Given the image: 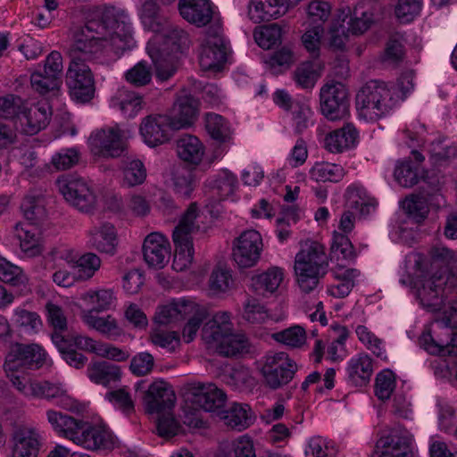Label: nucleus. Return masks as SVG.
<instances>
[{
  "instance_id": "17",
  "label": "nucleus",
  "mask_w": 457,
  "mask_h": 457,
  "mask_svg": "<svg viewBox=\"0 0 457 457\" xmlns=\"http://www.w3.org/2000/svg\"><path fill=\"white\" fill-rule=\"evenodd\" d=\"M174 130L172 119L168 114L148 116L140 125V133L150 146L167 142Z\"/></svg>"
},
{
  "instance_id": "21",
  "label": "nucleus",
  "mask_w": 457,
  "mask_h": 457,
  "mask_svg": "<svg viewBox=\"0 0 457 457\" xmlns=\"http://www.w3.org/2000/svg\"><path fill=\"white\" fill-rule=\"evenodd\" d=\"M34 397L53 401L57 406L67 411H78L77 401L68 394L61 383L37 381Z\"/></svg>"
},
{
  "instance_id": "1",
  "label": "nucleus",
  "mask_w": 457,
  "mask_h": 457,
  "mask_svg": "<svg viewBox=\"0 0 457 457\" xmlns=\"http://www.w3.org/2000/svg\"><path fill=\"white\" fill-rule=\"evenodd\" d=\"M105 45L115 54H122L135 46L131 22L123 12L106 9L97 12L78 29L68 54L70 63L66 83L71 96L79 103L89 102L95 94V82L89 63L93 62Z\"/></svg>"
},
{
  "instance_id": "57",
  "label": "nucleus",
  "mask_w": 457,
  "mask_h": 457,
  "mask_svg": "<svg viewBox=\"0 0 457 457\" xmlns=\"http://www.w3.org/2000/svg\"><path fill=\"white\" fill-rule=\"evenodd\" d=\"M123 181L129 187L142 184L146 177V170L139 160H127L123 168Z\"/></svg>"
},
{
  "instance_id": "14",
  "label": "nucleus",
  "mask_w": 457,
  "mask_h": 457,
  "mask_svg": "<svg viewBox=\"0 0 457 457\" xmlns=\"http://www.w3.org/2000/svg\"><path fill=\"white\" fill-rule=\"evenodd\" d=\"M198 57L199 64L204 71L216 70L226 62V46L218 30L208 33L203 39Z\"/></svg>"
},
{
  "instance_id": "34",
  "label": "nucleus",
  "mask_w": 457,
  "mask_h": 457,
  "mask_svg": "<svg viewBox=\"0 0 457 457\" xmlns=\"http://www.w3.org/2000/svg\"><path fill=\"white\" fill-rule=\"evenodd\" d=\"M87 374L93 382L104 386H115L121 378L120 367L108 361H98L89 365Z\"/></svg>"
},
{
  "instance_id": "64",
  "label": "nucleus",
  "mask_w": 457,
  "mask_h": 457,
  "mask_svg": "<svg viewBox=\"0 0 457 457\" xmlns=\"http://www.w3.org/2000/svg\"><path fill=\"white\" fill-rule=\"evenodd\" d=\"M337 449L322 437H312L305 450V457H335Z\"/></svg>"
},
{
  "instance_id": "25",
  "label": "nucleus",
  "mask_w": 457,
  "mask_h": 457,
  "mask_svg": "<svg viewBox=\"0 0 457 457\" xmlns=\"http://www.w3.org/2000/svg\"><path fill=\"white\" fill-rule=\"evenodd\" d=\"M179 11L183 19L197 27L208 24L213 14L209 0H179Z\"/></svg>"
},
{
  "instance_id": "28",
  "label": "nucleus",
  "mask_w": 457,
  "mask_h": 457,
  "mask_svg": "<svg viewBox=\"0 0 457 457\" xmlns=\"http://www.w3.org/2000/svg\"><path fill=\"white\" fill-rule=\"evenodd\" d=\"M358 131L351 123L328 134L324 139L325 148L330 153H342L355 146Z\"/></svg>"
},
{
  "instance_id": "41",
  "label": "nucleus",
  "mask_w": 457,
  "mask_h": 457,
  "mask_svg": "<svg viewBox=\"0 0 457 457\" xmlns=\"http://www.w3.org/2000/svg\"><path fill=\"white\" fill-rule=\"evenodd\" d=\"M356 254L353 244L348 237L335 232L330 246L329 258L332 262L349 263L353 261Z\"/></svg>"
},
{
  "instance_id": "24",
  "label": "nucleus",
  "mask_w": 457,
  "mask_h": 457,
  "mask_svg": "<svg viewBox=\"0 0 457 457\" xmlns=\"http://www.w3.org/2000/svg\"><path fill=\"white\" fill-rule=\"evenodd\" d=\"M192 402L206 411H220L227 401V395L214 384H198L192 389Z\"/></svg>"
},
{
  "instance_id": "48",
  "label": "nucleus",
  "mask_w": 457,
  "mask_h": 457,
  "mask_svg": "<svg viewBox=\"0 0 457 457\" xmlns=\"http://www.w3.org/2000/svg\"><path fill=\"white\" fill-rule=\"evenodd\" d=\"M348 193L350 207L359 211L361 217L366 218L375 212L378 204L376 199L368 196L362 188L349 187Z\"/></svg>"
},
{
  "instance_id": "3",
  "label": "nucleus",
  "mask_w": 457,
  "mask_h": 457,
  "mask_svg": "<svg viewBox=\"0 0 457 457\" xmlns=\"http://www.w3.org/2000/svg\"><path fill=\"white\" fill-rule=\"evenodd\" d=\"M202 338L209 348L227 357L241 353L248 347L247 339L244 335L232 332V323L227 312H218L204 323Z\"/></svg>"
},
{
  "instance_id": "29",
  "label": "nucleus",
  "mask_w": 457,
  "mask_h": 457,
  "mask_svg": "<svg viewBox=\"0 0 457 457\" xmlns=\"http://www.w3.org/2000/svg\"><path fill=\"white\" fill-rule=\"evenodd\" d=\"M195 308V303L192 300L179 299L159 308L154 316V320L160 325H168L187 318V314Z\"/></svg>"
},
{
  "instance_id": "45",
  "label": "nucleus",
  "mask_w": 457,
  "mask_h": 457,
  "mask_svg": "<svg viewBox=\"0 0 457 457\" xmlns=\"http://www.w3.org/2000/svg\"><path fill=\"white\" fill-rule=\"evenodd\" d=\"M21 209L26 220L34 224H39L46 217L45 199L39 195H26L21 204Z\"/></svg>"
},
{
  "instance_id": "47",
  "label": "nucleus",
  "mask_w": 457,
  "mask_h": 457,
  "mask_svg": "<svg viewBox=\"0 0 457 457\" xmlns=\"http://www.w3.org/2000/svg\"><path fill=\"white\" fill-rule=\"evenodd\" d=\"M208 318L209 312L207 309L195 303V308H193V310L187 314L186 319H188V320L182 332V337L186 343H190L195 339L201 325L204 320L207 322Z\"/></svg>"
},
{
  "instance_id": "40",
  "label": "nucleus",
  "mask_w": 457,
  "mask_h": 457,
  "mask_svg": "<svg viewBox=\"0 0 457 457\" xmlns=\"http://www.w3.org/2000/svg\"><path fill=\"white\" fill-rule=\"evenodd\" d=\"M198 217V207L195 203H192L181 217L179 223L174 228L172 239L174 243L180 241H192L190 235L199 229L195 223Z\"/></svg>"
},
{
  "instance_id": "4",
  "label": "nucleus",
  "mask_w": 457,
  "mask_h": 457,
  "mask_svg": "<svg viewBox=\"0 0 457 457\" xmlns=\"http://www.w3.org/2000/svg\"><path fill=\"white\" fill-rule=\"evenodd\" d=\"M328 266L325 247L316 241L306 243L295 260V272L300 290L309 294L317 288L320 279L327 273Z\"/></svg>"
},
{
  "instance_id": "32",
  "label": "nucleus",
  "mask_w": 457,
  "mask_h": 457,
  "mask_svg": "<svg viewBox=\"0 0 457 457\" xmlns=\"http://www.w3.org/2000/svg\"><path fill=\"white\" fill-rule=\"evenodd\" d=\"M81 318L89 328L96 329L108 339L115 340L122 334V329L111 315L100 317L90 310L83 312Z\"/></svg>"
},
{
  "instance_id": "20",
  "label": "nucleus",
  "mask_w": 457,
  "mask_h": 457,
  "mask_svg": "<svg viewBox=\"0 0 457 457\" xmlns=\"http://www.w3.org/2000/svg\"><path fill=\"white\" fill-rule=\"evenodd\" d=\"M51 115V107L46 102H38L30 107L23 105L19 119L23 132L28 135L37 134L48 125Z\"/></svg>"
},
{
  "instance_id": "2",
  "label": "nucleus",
  "mask_w": 457,
  "mask_h": 457,
  "mask_svg": "<svg viewBox=\"0 0 457 457\" xmlns=\"http://www.w3.org/2000/svg\"><path fill=\"white\" fill-rule=\"evenodd\" d=\"M413 71H407L399 77L396 87H388L378 80L367 82L356 95L360 116L369 120L385 116L413 89Z\"/></svg>"
},
{
  "instance_id": "12",
  "label": "nucleus",
  "mask_w": 457,
  "mask_h": 457,
  "mask_svg": "<svg viewBox=\"0 0 457 457\" xmlns=\"http://www.w3.org/2000/svg\"><path fill=\"white\" fill-rule=\"evenodd\" d=\"M320 109L330 120L344 118L348 113L349 100L347 90L340 83L325 85L320 90Z\"/></svg>"
},
{
  "instance_id": "38",
  "label": "nucleus",
  "mask_w": 457,
  "mask_h": 457,
  "mask_svg": "<svg viewBox=\"0 0 457 457\" xmlns=\"http://www.w3.org/2000/svg\"><path fill=\"white\" fill-rule=\"evenodd\" d=\"M271 338L287 349H303L307 343V334L303 327L294 325L271 334Z\"/></svg>"
},
{
  "instance_id": "56",
  "label": "nucleus",
  "mask_w": 457,
  "mask_h": 457,
  "mask_svg": "<svg viewBox=\"0 0 457 457\" xmlns=\"http://www.w3.org/2000/svg\"><path fill=\"white\" fill-rule=\"evenodd\" d=\"M319 63L315 61H306L301 63L294 72L296 84L304 88L312 87L317 80Z\"/></svg>"
},
{
  "instance_id": "59",
  "label": "nucleus",
  "mask_w": 457,
  "mask_h": 457,
  "mask_svg": "<svg viewBox=\"0 0 457 457\" xmlns=\"http://www.w3.org/2000/svg\"><path fill=\"white\" fill-rule=\"evenodd\" d=\"M244 319L252 324L265 322L270 314L266 307L255 298H248L244 304Z\"/></svg>"
},
{
  "instance_id": "23",
  "label": "nucleus",
  "mask_w": 457,
  "mask_h": 457,
  "mask_svg": "<svg viewBox=\"0 0 457 457\" xmlns=\"http://www.w3.org/2000/svg\"><path fill=\"white\" fill-rule=\"evenodd\" d=\"M77 445L88 450H112L115 445V439L106 428L85 422Z\"/></svg>"
},
{
  "instance_id": "53",
  "label": "nucleus",
  "mask_w": 457,
  "mask_h": 457,
  "mask_svg": "<svg viewBox=\"0 0 457 457\" xmlns=\"http://www.w3.org/2000/svg\"><path fill=\"white\" fill-rule=\"evenodd\" d=\"M223 451L230 457H256L253 443L249 436H241L223 444Z\"/></svg>"
},
{
  "instance_id": "46",
  "label": "nucleus",
  "mask_w": 457,
  "mask_h": 457,
  "mask_svg": "<svg viewBox=\"0 0 457 457\" xmlns=\"http://www.w3.org/2000/svg\"><path fill=\"white\" fill-rule=\"evenodd\" d=\"M205 129L211 137L220 143L230 138V129L225 119L217 113L208 112L204 116Z\"/></svg>"
},
{
  "instance_id": "36",
  "label": "nucleus",
  "mask_w": 457,
  "mask_h": 457,
  "mask_svg": "<svg viewBox=\"0 0 457 457\" xmlns=\"http://www.w3.org/2000/svg\"><path fill=\"white\" fill-rule=\"evenodd\" d=\"M420 345L430 354L457 357V333H453L450 340H436L430 333H423Z\"/></svg>"
},
{
  "instance_id": "30",
  "label": "nucleus",
  "mask_w": 457,
  "mask_h": 457,
  "mask_svg": "<svg viewBox=\"0 0 457 457\" xmlns=\"http://www.w3.org/2000/svg\"><path fill=\"white\" fill-rule=\"evenodd\" d=\"M372 373V360L368 354H358L348 362V382L354 386L367 385L370 380Z\"/></svg>"
},
{
  "instance_id": "5",
  "label": "nucleus",
  "mask_w": 457,
  "mask_h": 457,
  "mask_svg": "<svg viewBox=\"0 0 457 457\" xmlns=\"http://www.w3.org/2000/svg\"><path fill=\"white\" fill-rule=\"evenodd\" d=\"M457 287V275L428 271L417 282V297L420 304L430 312L440 310L448 294Z\"/></svg>"
},
{
  "instance_id": "9",
  "label": "nucleus",
  "mask_w": 457,
  "mask_h": 457,
  "mask_svg": "<svg viewBox=\"0 0 457 457\" xmlns=\"http://www.w3.org/2000/svg\"><path fill=\"white\" fill-rule=\"evenodd\" d=\"M46 355L39 345L16 343L10 347L5 356L4 369L7 374L21 369H38L44 364Z\"/></svg>"
},
{
  "instance_id": "44",
  "label": "nucleus",
  "mask_w": 457,
  "mask_h": 457,
  "mask_svg": "<svg viewBox=\"0 0 457 457\" xmlns=\"http://www.w3.org/2000/svg\"><path fill=\"white\" fill-rule=\"evenodd\" d=\"M172 187L174 192L180 197H190L195 187L194 174L189 169L179 166L172 171Z\"/></svg>"
},
{
  "instance_id": "13",
  "label": "nucleus",
  "mask_w": 457,
  "mask_h": 457,
  "mask_svg": "<svg viewBox=\"0 0 457 457\" xmlns=\"http://www.w3.org/2000/svg\"><path fill=\"white\" fill-rule=\"evenodd\" d=\"M88 142L92 152L103 157H118L124 151L122 134L118 126L96 131Z\"/></svg>"
},
{
  "instance_id": "15",
  "label": "nucleus",
  "mask_w": 457,
  "mask_h": 457,
  "mask_svg": "<svg viewBox=\"0 0 457 457\" xmlns=\"http://www.w3.org/2000/svg\"><path fill=\"white\" fill-rule=\"evenodd\" d=\"M51 254L54 259L65 260L75 270L79 281H86L93 278L101 267V259L94 253H87L76 258L68 249H54Z\"/></svg>"
},
{
  "instance_id": "33",
  "label": "nucleus",
  "mask_w": 457,
  "mask_h": 457,
  "mask_svg": "<svg viewBox=\"0 0 457 457\" xmlns=\"http://www.w3.org/2000/svg\"><path fill=\"white\" fill-rule=\"evenodd\" d=\"M37 225L32 222H19L14 227L21 250L29 256L40 253L39 229Z\"/></svg>"
},
{
  "instance_id": "58",
  "label": "nucleus",
  "mask_w": 457,
  "mask_h": 457,
  "mask_svg": "<svg viewBox=\"0 0 457 457\" xmlns=\"http://www.w3.org/2000/svg\"><path fill=\"white\" fill-rule=\"evenodd\" d=\"M356 335L359 340L366 345L375 355L380 359H386V350L384 343L381 339L377 337L372 332H370L365 326L359 325L356 328Z\"/></svg>"
},
{
  "instance_id": "16",
  "label": "nucleus",
  "mask_w": 457,
  "mask_h": 457,
  "mask_svg": "<svg viewBox=\"0 0 457 457\" xmlns=\"http://www.w3.org/2000/svg\"><path fill=\"white\" fill-rule=\"evenodd\" d=\"M176 402L172 388L164 381L153 382L144 392L143 403L148 413L171 411Z\"/></svg>"
},
{
  "instance_id": "50",
  "label": "nucleus",
  "mask_w": 457,
  "mask_h": 457,
  "mask_svg": "<svg viewBox=\"0 0 457 457\" xmlns=\"http://www.w3.org/2000/svg\"><path fill=\"white\" fill-rule=\"evenodd\" d=\"M310 173L312 179L321 182L336 183L345 176V170L340 165L330 162L316 163Z\"/></svg>"
},
{
  "instance_id": "51",
  "label": "nucleus",
  "mask_w": 457,
  "mask_h": 457,
  "mask_svg": "<svg viewBox=\"0 0 457 457\" xmlns=\"http://www.w3.org/2000/svg\"><path fill=\"white\" fill-rule=\"evenodd\" d=\"M394 177L403 187H411L419 181L418 167L411 160L398 161L395 164Z\"/></svg>"
},
{
  "instance_id": "52",
  "label": "nucleus",
  "mask_w": 457,
  "mask_h": 457,
  "mask_svg": "<svg viewBox=\"0 0 457 457\" xmlns=\"http://www.w3.org/2000/svg\"><path fill=\"white\" fill-rule=\"evenodd\" d=\"M350 12V10H348L347 12L343 10L342 13L339 15V19L342 20V22L339 21H333L329 28L328 41L329 47L333 50L343 51L345 49V43L348 39V33L343 23Z\"/></svg>"
},
{
  "instance_id": "11",
  "label": "nucleus",
  "mask_w": 457,
  "mask_h": 457,
  "mask_svg": "<svg viewBox=\"0 0 457 457\" xmlns=\"http://www.w3.org/2000/svg\"><path fill=\"white\" fill-rule=\"evenodd\" d=\"M411 441L409 431L395 426L387 436L378 440L370 457H411Z\"/></svg>"
},
{
  "instance_id": "63",
  "label": "nucleus",
  "mask_w": 457,
  "mask_h": 457,
  "mask_svg": "<svg viewBox=\"0 0 457 457\" xmlns=\"http://www.w3.org/2000/svg\"><path fill=\"white\" fill-rule=\"evenodd\" d=\"M309 26L321 24L328 19L331 13V6L328 2L315 0L312 1L307 9Z\"/></svg>"
},
{
  "instance_id": "18",
  "label": "nucleus",
  "mask_w": 457,
  "mask_h": 457,
  "mask_svg": "<svg viewBox=\"0 0 457 457\" xmlns=\"http://www.w3.org/2000/svg\"><path fill=\"white\" fill-rule=\"evenodd\" d=\"M170 255V243L162 234L154 232L145 238L143 256L150 268H163L169 262Z\"/></svg>"
},
{
  "instance_id": "39",
  "label": "nucleus",
  "mask_w": 457,
  "mask_h": 457,
  "mask_svg": "<svg viewBox=\"0 0 457 457\" xmlns=\"http://www.w3.org/2000/svg\"><path fill=\"white\" fill-rule=\"evenodd\" d=\"M430 160L436 166H443L457 157V147L450 139L438 137L429 145Z\"/></svg>"
},
{
  "instance_id": "54",
  "label": "nucleus",
  "mask_w": 457,
  "mask_h": 457,
  "mask_svg": "<svg viewBox=\"0 0 457 457\" xmlns=\"http://www.w3.org/2000/svg\"><path fill=\"white\" fill-rule=\"evenodd\" d=\"M164 45L171 52H182L188 46L189 38L187 33L178 26L167 25L163 29Z\"/></svg>"
},
{
  "instance_id": "10",
  "label": "nucleus",
  "mask_w": 457,
  "mask_h": 457,
  "mask_svg": "<svg viewBox=\"0 0 457 457\" xmlns=\"http://www.w3.org/2000/svg\"><path fill=\"white\" fill-rule=\"evenodd\" d=\"M262 246V238L257 230H245L234 240L233 259L239 268H251L260 260Z\"/></svg>"
},
{
  "instance_id": "27",
  "label": "nucleus",
  "mask_w": 457,
  "mask_h": 457,
  "mask_svg": "<svg viewBox=\"0 0 457 457\" xmlns=\"http://www.w3.org/2000/svg\"><path fill=\"white\" fill-rule=\"evenodd\" d=\"M218 417L227 427L237 431L247 428L253 420L250 406L239 403H233L226 409L218 411Z\"/></svg>"
},
{
  "instance_id": "43",
  "label": "nucleus",
  "mask_w": 457,
  "mask_h": 457,
  "mask_svg": "<svg viewBox=\"0 0 457 457\" xmlns=\"http://www.w3.org/2000/svg\"><path fill=\"white\" fill-rule=\"evenodd\" d=\"M139 17L144 27L154 32L162 29L165 19L156 0H146L142 4Z\"/></svg>"
},
{
  "instance_id": "26",
  "label": "nucleus",
  "mask_w": 457,
  "mask_h": 457,
  "mask_svg": "<svg viewBox=\"0 0 457 457\" xmlns=\"http://www.w3.org/2000/svg\"><path fill=\"white\" fill-rule=\"evenodd\" d=\"M74 345L83 350L92 352L101 357L115 361H124L129 358V353L110 344L97 342L91 337L76 336Z\"/></svg>"
},
{
  "instance_id": "49",
  "label": "nucleus",
  "mask_w": 457,
  "mask_h": 457,
  "mask_svg": "<svg viewBox=\"0 0 457 457\" xmlns=\"http://www.w3.org/2000/svg\"><path fill=\"white\" fill-rule=\"evenodd\" d=\"M0 280L13 287H25L29 278L21 268L0 257Z\"/></svg>"
},
{
  "instance_id": "8",
  "label": "nucleus",
  "mask_w": 457,
  "mask_h": 457,
  "mask_svg": "<svg viewBox=\"0 0 457 457\" xmlns=\"http://www.w3.org/2000/svg\"><path fill=\"white\" fill-rule=\"evenodd\" d=\"M56 184L65 200L79 211L88 212L94 209L96 195L82 178L63 176L57 179Z\"/></svg>"
},
{
  "instance_id": "22",
  "label": "nucleus",
  "mask_w": 457,
  "mask_h": 457,
  "mask_svg": "<svg viewBox=\"0 0 457 457\" xmlns=\"http://www.w3.org/2000/svg\"><path fill=\"white\" fill-rule=\"evenodd\" d=\"M198 100L191 95L182 93L178 96L170 114L175 129L190 127L197 118Z\"/></svg>"
},
{
  "instance_id": "37",
  "label": "nucleus",
  "mask_w": 457,
  "mask_h": 457,
  "mask_svg": "<svg viewBox=\"0 0 457 457\" xmlns=\"http://www.w3.org/2000/svg\"><path fill=\"white\" fill-rule=\"evenodd\" d=\"M177 151L181 160L192 164H198L203 159L204 147L198 137L187 134L178 140Z\"/></svg>"
},
{
  "instance_id": "35",
  "label": "nucleus",
  "mask_w": 457,
  "mask_h": 457,
  "mask_svg": "<svg viewBox=\"0 0 457 457\" xmlns=\"http://www.w3.org/2000/svg\"><path fill=\"white\" fill-rule=\"evenodd\" d=\"M284 278L283 270L274 266L252 278V287L255 293L266 296L277 291Z\"/></svg>"
},
{
  "instance_id": "6",
  "label": "nucleus",
  "mask_w": 457,
  "mask_h": 457,
  "mask_svg": "<svg viewBox=\"0 0 457 457\" xmlns=\"http://www.w3.org/2000/svg\"><path fill=\"white\" fill-rule=\"evenodd\" d=\"M261 371L265 386L276 390L287 385L294 378L297 364L285 352L269 353L264 356Z\"/></svg>"
},
{
  "instance_id": "19",
  "label": "nucleus",
  "mask_w": 457,
  "mask_h": 457,
  "mask_svg": "<svg viewBox=\"0 0 457 457\" xmlns=\"http://www.w3.org/2000/svg\"><path fill=\"white\" fill-rule=\"evenodd\" d=\"M88 246L101 253L113 256L117 253L118 236L115 227L110 222L93 226L88 231Z\"/></svg>"
},
{
  "instance_id": "55",
  "label": "nucleus",
  "mask_w": 457,
  "mask_h": 457,
  "mask_svg": "<svg viewBox=\"0 0 457 457\" xmlns=\"http://www.w3.org/2000/svg\"><path fill=\"white\" fill-rule=\"evenodd\" d=\"M224 380L227 385L239 391L250 390L255 385V379L250 370L244 367L232 370L229 374L224 376Z\"/></svg>"
},
{
  "instance_id": "62",
  "label": "nucleus",
  "mask_w": 457,
  "mask_h": 457,
  "mask_svg": "<svg viewBox=\"0 0 457 457\" xmlns=\"http://www.w3.org/2000/svg\"><path fill=\"white\" fill-rule=\"evenodd\" d=\"M395 387L394 373L389 370L379 372L376 377L375 394L378 399L385 401L389 399Z\"/></svg>"
},
{
  "instance_id": "42",
  "label": "nucleus",
  "mask_w": 457,
  "mask_h": 457,
  "mask_svg": "<svg viewBox=\"0 0 457 457\" xmlns=\"http://www.w3.org/2000/svg\"><path fill=\"white\" fill-rule=\"evenodd\" d=\"M431 271L457 275V255L446 247H436L432 251Z\"/></svg>"
},
{
  "instance_id": "31",
  "label": "nucleus",
  "mask_w": 457,
  "mask_h": 457,
  "mask_svg": "<svg viewBox=\"0 0 457 457\" xmlns=\"http://www.w3.org/2000/svg\"><path fill=\"white\" fill-rule=\"evenodd\" d=\"M143 104L142 96L125 87L118 89L111 98V106L120 110L128 118L135 117L143 108Z\"/></svg>"
},
{
  "instance_id": "60",
  "label": "nucleus",
  "mask_w": 457,
  "mask_h": 457,
  "mask_svg": "<svg viewBox=\"0 0 457 457\" xmlns=\"http://www.w3.org/2000/svg\"><path fill=\"white\" fill-rule=\"evenodd\" d=\"M157 414L156 429L160 436L170 438L179 434L181 426L171 413V411H166L165 412L162 411Z\"/></svg>"
},
{
  "instance_id": "7",
  "label": "nucleus",
  "mask_w": 457,
  "mask_h": 457,
  "mask_svg": "<svg viewBox=\"0 0 457 457\" xmlns=\"http://www.w3.org/2000/svg\"><path fill=\"white\" fill-rule=\"evenodd\" d=\"M63 76L62 56L58 51H52L44 64L38 66L30 76L31 87L40 95L57 90Z\"/></svg>"
},
{
  "instance_id": "61",
  "label": "nucleus",
  "mask_w": 457,
  "mask_h": 457,
  "mask_svg": "<svg viewBox=\"0 0 457 457\" xmlns=\"http://www.w3.org/2000/svg\"><path fill=\"white\" fill-rule=\"evenodd\" d=\"M175 254L172 267L176 270H183L187 269L193 262L194 248L192 241H180L174 243Z\"/></svg>"
}]
</instances>
